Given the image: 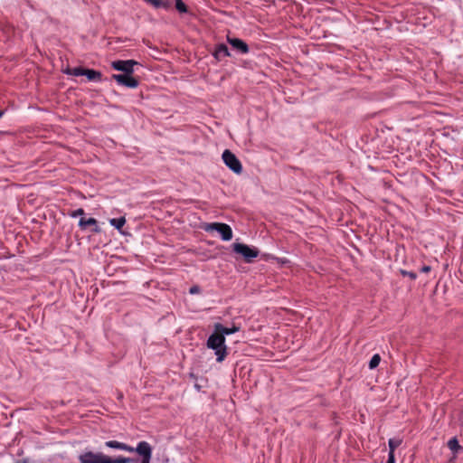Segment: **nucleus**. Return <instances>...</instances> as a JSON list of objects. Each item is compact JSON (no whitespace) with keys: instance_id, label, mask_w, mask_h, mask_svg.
I'll use <instances>...</instances> for the list:
<instances>
[{"instance_id":"f257e3e1","label":"nucleus","mask_w":463,"mask_h":463,"mask_svg":"<svg viewBox=\"0 0 463 463\" xmlns=\"http://www.w3.org/2000/svg\"><path fill=\"white\" fill-rule=\"evenodd\" d=\"M103 445L111 449L121 450L127 453H137L141 457L139 463H149L151 461V446L145 440L139 441L137 448H132L116 440H107Z\"/></svg>"},{"instance_id":"f03ea898","label":"nucleus","mask_w":463,"mask_h":463,"mask_svg":"<svg viewBox=\"0 0 463 463\" xmlns=\"http://www.w3.org/2000/svg\"><path fill=\"white\" fill-rule=\"evenodd\" d=\"M207 348L215 354V361L221 363L225 359L227 351H225V337L217 334H212L207 339Z\"/></svg>"},{"instance_id":"7ed1b4c3","label":"nucleus","mask_w":463,"mask_h":463,"mask_svg":"<svg viewBox=\"0 0 463 463\" xmlns=\"http://www.w3.org/2000/svg\"><path fill=\"white\" fill-rule=\"evenodd\" d=\"M202 229L207 232H216L224 241H229L232 239V230L224 222H207L202 226Z\"/></svg>"},{"instance_id":"20e7f679","label":"nucleus","mask_w":463,"mask_h":463,"mask_svg":"<svg viewBox=\"0 0 463 463\" xmlns=\"http://www.w3.org/2000/svg\"><path fill=\"white\" fill-rule=\"evenodd\" d=\"M232 251L243 257L247 263H250L252 260L258 257V250H256V248L248 246L241 242H234V244H232Z\"/></svg>"},{"instance_id":"39448f33","label":"nucleus","mask_w":463,"mask_h":463,"mask_svg":"<svg viewBox=\"0 0 463 463\" xmlns=\"http://www.w3.org/2000/svg\"><path fill=\"white\" fill-rule=\"evenodd\" d=\"M222 162L226 165V167L230 168L232 173L240 175L242 172V166L239 159L230 150H224L222 152Z\"/></svg>"},{"instance_id":"423d86ee","label":"nucleus","mask_w":463,"mask_h":463,"mask_svg":"<svg viewBox=\"0 0 463 463\" xmlns=\"http://www.w3.org/2000/svg\"><path fill=\"white\" fill-rule=\"evenodd\" d=\"M109 459V457L104 455L101 452H91L87 451L84 453H81L80 457H78V460H80V463H109L106 460Z\"/></svg>"},{"instance_id":"0eeeda50","label":"nucleus","mask_w":463,"mask_h":463,"mask_svg":"<svg viewBox=\"0 0 463 463\" xmlns=\"http://www.w3.org/2000/svg\"><path fill=\"white\" fill-rule=\"evenodd\" d=\"M137 65V62L134 60H117L112 61V69L122 71L123 75H130L134 71V66Z\"/></svg>"},{"instance_id":"6e6552de","label":"nucleus","mask_w":463,"mask_h":463,"mask_svg":"<svg viewBox=\"0 0 463 463\" xmlns=\"http://www.w3.org/2000/svg\"><path fill=\"white\" fill-rule=\"evenodd\" d=\"M112 79L118 82V85L130 89L137 88V80L130 76V74H114Z\"/></svg>"},{"instance_id":"1a4fd4ad","label":"nucleus","mask_w":463,"mask_h":463,"mask_svg":"<svg viewBox=\"0 0 463 463\" xmlns=\"http://www.w3.org/2000/svg\"><path fill=\"white\" fill-rule=\"evenodd\" d=\"M228 43L232 45V50L238 52L240 54L245 55L249 52L248 44L241 39L228 36Z\"/></svg>"},{"instance_id":"9d476101","label":"nucleus","mask_w":463,"mask_h":463,"mask_svg":"<svg viewBox=\"0 0 463 463\" xmlns=\"http://www.w3.org/2000/svg\"><path fill=\"white\" fill-rule=\"evenodd\" d=\"M239 332V326H232V327L224 326L223 325L217 323L213 325V334L212 335H230L232 334H235Z\"/></svg>"},{"instance_id":"9b49d317","label":"nucleus","mask_w":463,"mask_h":463,"mask_svg":"<svg viewBox=\"0 0 463 463\" xmlns=\"http://www.w3.org/2000/svg\"><path fill=\"white\" fill-rule=\"evenodd\" d=\"M230 56L231 52H229V49L225 44H219L215 46V50H213V58H215V60L221 61Z\"/></svg>"},{"instance_id":"f8f14e48","label":"nucleus","mask_w":463,"mask_h":463,"mask_svg":"<svg viewBox=\"0 0 463 463\" xmlns=\"http://www.w3.org/2000/svg\"><path fill=\"white\" fill-rule=\"evenodd\" d=\"M400 445V438H392L388 439V448H390V452H388V461H386V463H395V459H393V450H395V449H397Z\"/></svg>"},{"instance_id":"ddd939ff","label":"nucleus","mask_w":463,"mask_h":463,"mask_svg":"<svg viewBox=\"0 0 463 463\" xmlns=\"http://www.w3.org/2000/svg\"><path fill=\"white\" fill-rule=\"evenodd\" d=\"M78 226L81 228V230H85L88 227H93V232H98V222L94 218L80 219V222H78Z\"/></svg>"},{"instance_id":"4468645a","label":"nucleus","mask_w":463,"mask_h":463,"mask_svg":"<svg viewBox=\"0 0 463 463\" xmlns=\"http://www.w3.org/2000/svg\"><path fill=\"white\" fill-rule=\"evenodd\" d=\"M146 2V4L154 6L156 9H164L167 10L170 8V3L165 0H143Z\"/></svg>"},{"instance_id":"2eb2a0df","label":"nucleus","mask_w":463,"mask_h":463,"mask_svg":"<svg viewBox=\"0 0 463 463\" xmlns=\"http://www.w3.org/2000/svg\"><path fill=\"white\" fill-rule=\"evenodd\" d=\"M88 71H94L92 69H83L80 67H74L69 71H67V74L74 76V77H80Z\"/></svg>"},{"instance_id":"dca6fc26","label":"nucleus","mask_w":463,"mask_h":463,"mask_svg":"<svg viewBox=\"0 0 463 463\" xmlns=\"http://www.w3.org/2000/svg\"><path fill=\"white\" fill-rule=\"evenodd\" d=\"M109 224H110V226L114 227V229L119 231L125 225V218L124 217L112 218V219L109 220Z\"/></svg>"},{"instance_id":"f3484780","label":"nucleus","mask_w":463,"mask_h":463,"mask_svg":"<svg viewBox=\"0 0 463 463\" xmlns=\"http://www.w3.org/2000/svg\"><path fill=\"white\" fill-rule=\"evenodd\" d=\"M81 76L87 77L88 80L91 82H99V80H101V73H99L98 71H88Z\"/></svg>"},{"instance_id":"a211bd4d","label":"nucleus","mask_w":463,"mask_h":463,"mask_svg":"<svg viewBox=\"0 0 463 463\" xmlns=\"http://www.w3.org/2000/svg\"><path fill=\"white\" fill-rule=\"evenodd\" d=\"M107 462H109V463H133L134 459H132L130 458L118 457V458H110L107 459Z\"/></svg>"},{"instance_id":"6ab92c4d","label":"nucleus","mask_w":463,"mask_h":463,"mask_svg":"<svg viewBox=\"0 0 463 463\" xmlns=\"http://www.w3.org/2000/svg\"><path fill=\"white\" fill-rule=\"evenodd\" d=\"M449 449L453 453H458V450H459V444H458V439L456 438H451L449 440Z\"/></svg>"},{"instance_id":"aec40b11","label":"nucleus","mask_w":463,"mask_h":463,"mask_svg":"<svg viewBox=\"0 0 463 463\" xmlns=\"http://www.w3.org/2000/svg\"><path fill=\"white\" fill-rule=\"evenodd\" d=\"M175 10H177V13L179 14L187 13V7H185V5L182 2V0H175Z\"/></svg>"},{"instance_id":"412c9836","label":"nucleus","mask_w":463,"mask_h":463,"mask_svg":"<svg viewBox=\"0 0 463 463\" xmlns=\"http://www.w3.org/2000/svg\"><path fill=\"white\" fill-rule=\"evenodd\" d=\"M378 363H380V356L376 354L373 355V358L369 361V369L373 370L377 368Z\"/></svg>"},{"instance_id":"4be33fe9","label":"nucleus","mask_w":463,"mask_h":463,"mask_svg":"<svg viewBox=\"0 0 463 463\" xmlns=\"http://www.w3.org/2000/svg\"><path fill=\"white\" fill-rule=\"evenodd\" d=\"M83 214H84V210H82L81 208H79V209H76V210L71 212V213H69V216H71V218H77V217L82 216Z\"/></svg>"},{"instance_id":"5701e85b","label":"nucleus","mask_w":463,"mask_h":463,"mask_svg":"<svg viewBox=\"0 0 463 463\" xmlns=\"http://www.w3.org/2000/svg\"><path fill=\"white\" fill-rule=\"evenodd\" d=\"M402 275H403V277L411 278V279H416V274L412 273L411 271H402Z\"/></svg>"},{"instance_id":"b1692460","label":"nucleus","mask_w":463,"mask_h":463,"mask_svg":"<svg viewBox=\"0 0 463 463\" xmlns=\"http://www.w3.org/2000/svg\"><path fill=\"white\" fill-rule=\"evenodd\" d=\"M197 292H199V288L196 286L190 288V294L195 295Z\"/></svg>"},{"instance_id":"393cba45","label":"nucleus","mask_w":463,"mask_h":463,"mask_svg":"<svg viewBox=\"0 0 463 463\" xmlns=\"http://www.w3.org/2000/svg\"><path fill=\"white\" fill-rule=\"evenodd\" d=\"M429 271H430L429 266H424V267L420 268V272H422V273H429Z\"/></svg>"},{"instance_id":"a878e982","label":"nucleus","mask_w":463,"mask_h":463,"mask_svg":"<svg viewBox=\"0 0 463 463\" xmlns=\"http://www.w3.org/2000/svg\"><path fill=\"white\" fill-rule=\"evenodd\" d=\"M2 115H3V112H0V118H1Z\"/></svg>"}]
</instances>
